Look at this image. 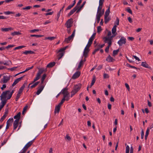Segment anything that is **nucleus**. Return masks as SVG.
<instances>
[{"instance_id":"nucleus-1","label":"nucleus","mask_w":153,"mask_h":153,"mask_svg":"<svg viewBox=\"0 0 153 153\" xmlns=\"http://www.w3.org/2000/svg\"><path fill=\"white\" fill-rule=\"evenodd\" d=\"M9 91H3L0 97L1 98V102L0 103V111L2 108L4 107L7 102V100L6 99V95L7 92Z\"/></svg>"},{"instance_id":"nucleus-2","label":"nucleus","mask_w":153,"mask_h":153,"mask_svg":"<svg viewBox=\"0 0 153 153\" xmlns=\"http://www.w3.org/2000/svg\"><path fill=\"white\" fill-rule=\"evenodd\" d=\"M82 2V0L79 1L76 6L68 14V17H69L72 15L77 10L78 8H79V6L80 4Z\"/></svg>"},{"instance_id":"nucleus-3","label":"nucleus","mask_w":153,"mask_h":153,"mask_svg":"<svg viewBox=\"0 0 153 153\" xmlns=\"http://www.w3.org/2000/svg\"><path fill=\"white\" fill-rule=\"evenodd\" d=\"M44 71V70L43 69L41 68L39 69L36 77L33 79V82H35L40 79L41 75L43 73Z\"/></svg>"},{"instance_id":"nucleus-4","label":"nucleus","mask_w":153,"mask_h":153,"mask_svg":"<svg viewBox=\"0 0 153 153\" xmlns=\"http://www.w3.org/2000/svg\"><path fill=\"white\" fill-rule=\"evenodd\" d=\"M73 19L70 18L68 19L65 24L66 27L67 28H70L72 26V24L73 23Z\"/></svg>"},{"instance_id":"nucleus-5","label":"nucleus","mask_w":153,"mask_h":153,"mask_svg":"<svg viewBox=\"0 0 153 153\" xmlns=\"http://www.w3.org/2000/svg\"><path fill=\"white\" fill-rule=\"evenodd\" d=\"M126 39L123 36L121 37L117 43L120 46H121L123 44H125L126 42Z\"/></svg>"},{"instance_id":"nucleus-6","label":"nucleus","mask_w":153,"mask_h":153,"mask_svg":"<svg viewBox=\"0 0 153 153\" xmlns=\"http://www.w3.org/2000/svg\"><path fill=\"white\" fill-rule=\"evenodd\" d=\"M36 138H35L33 140L28 142L24 147L22 149H23L25 151H26L32 145L33 143L34 142V140H35Z\"/></svg>"},{"instance_id":"nucleus-7","label":"nucleus","mask_w":153,"mask_h":153,"mask_svg":"<svg viewBox=\"0 0 153 153\" xmlns=\"http://www.w3.org/2000/svg\"><path fill=\"white\" fill-rule=\"evenodd\" d=\"M75 30H74L71 35L65 39V42L68 43H69L71 39L73 38L75 34Z\"/></svg>"},{"instance_id":"nucleus-8","label":"nucleus","mask_w":153,"mask_h":153,"mask_svg":"<svg viewBox=\"0 0 153 153\" xmlns=\"http://www.w3.org/2000/svg\"><path fill=\"white\" fill-rule=\"evenodd\" d=\"M104 39V42L105 43H107L108 44V45L109 46H111L112 44V41L111 39L109 37H105L103 38Z\"/></svg>"},{"instance_id":"nucleus-9","label":"nucleus","mask_w":153,"mask_h":153,"mask_svg":"<svg viewBox=\"0 0 153 153\" xmlns=\"http://www.w3.org/2000/svg\"><path fill=\"white\" fill-rule=\"evenodd\" d=\"M82 85L80 83H78L74 86L73 89L74 90L78 92L81 88Z\"/></svg>"},{"instance_id":"nucleus-10","label":"nucleus","mask_w":153,"mask_h":153,"mask_svg":"<svg viewBox=\"0 0 153 153\" xmlns=\"http://www.w3.org/2000/svg\"><path fill=\"white\" fill-rule=\"evenodd\" d=\"M3 80L2 81V79H1V81L0 82H2L3 83H6L7 82L9 81L10 79V76H3Z\"/></svg>"},{"instance_id":"nucleus-11","label":"nucleus","mask_w":153,"mask_h":153,"mask_svg":"<svg viewBox=\"0 0 153 153\" xmlns=\"http://www.w3.org/2000/svg\"><path fill=\"white\" fill-rule=\"evenodd\" d=\"M141 66L146 68H148L151 70H152V68L149 65L147 64L146 62H142Z\"/></svg>"},{"instance_id":"nucleus-12","label":"nucleus","mask_w":153,"mask_h":153,"mask_svg":"<svg viewBox=\"0 0 153 153\" xmlns=\"http://www.w3.org/2000/svg\"><path fill=\"white\" fill-rule=\"evenodd\" d=\"M44 87V86L43 85H42L39 86L36 92V94L37 95H39L41 93L43 90Z\"/></svg>"},{"instance_id":"nucleus-13","label":"nucleus","mask_w":153,"mask_h":153,"mask_svg":"<svg viewBox=\"0 0 153 153\" xmlns=\"http://www.w3.org/2000/svg\"><path fill=\"white\" fill-rule=\"evenodd\" d=\"M25 76V75L19 78H17L14 81L13 84L12 85V86L13 87L15 85H16L23 78V77Z\"/></svg>"},{"instance_id":"nucleus-14","label":"nucleus","mask_w":153,"mask_h":153,"mask_svg":"<svg viewBox=\"0 0 153 153\" xmlns=\"http://www.w3.org/2000/svg\"><path fill=\"white\" fill-rule=\"evenodd\" d=\"M80 75V72L79 71L76 72L73 75L72 79H75L78 78Z\"/></svg>"},{"instance_id":"nucleus-15","label":"nucleus","mask_w":153,"mask_h":153,"mask_svg":"<svg viewBox=\"0 0 153 153\" xmlns=\"http://www.w3.org/2000/svg\"><path fill=\"white\" fill-rule=\"evenodd\" d=\"M106 60L109 62H113L115 61V59L111 57L110 55H109L107 57Z\"/></svg>"},{"instance_id":"nucleus-16","label":"nucleus","mask_w":153,"mask_h":153,"mask_svg":"<svg viewBox=\"0 0 153 153\" xmlns=\"http://www.w3.org/2000/svg\"><path fill=\"white\" fill-rule=\"evenodd\" d=\"M86 1H84L83 2L82 4V5H81V6L80 7H79V8H78L77 10L76 11V13H78L79 12L81 11V9L83 7L84 5L86 3Z\"/></svg>"},{"instance_id":"nucleus-17","label":"nucleus","mask_w":153,"mask_h":153,"mask_svg":"<svg viewBox=\"0 0 153 153\" xmlns=\"http://www.w3.org/2000/svg\"><path fill=\"white\" fill-rule=\"evenodd\" d=\"M18 120H15L13 123V130H15L18 127Z\"/></svg>"},{"instance_id":"nucleus-18","label":"nucleus","mask_w":153,"mask_h":153,"mask_svg":"<svg viewBox=\"0 0 153 153\" xmlns=\"http://www.w3.org/2000/svg\"><path fill=\"white\" fill-rule=\"evenodd\" d=\"M13 30V29L11 27L9 28H1V30L2 31L7 32L10 30Z\"/></svg>"},{"instance_id":"nucleus-19","label":"nucleus","mask_w":153,"mask_h":153,"mask_svg":"<svg viewBox=\"0 0 153 153\" xmlns=\"http://www.w3.org/2000/svg\"><path fill=\"white\" fill-rule=\"evenodd\" d=\"M21 113L20 112H19L15 116L14 118L15 119H16V120H18L19 122V120L20 117Z\"/></svg>"},{"instance_id":"nucleus-20","label":"nucleus","mask_w":153,"mask_h":153,"mask_svg":"<svg viewBox=\"0 0 153 153\" xmlns=\"http://www.w3.org/2000/svg\"><path fill=\"white\" fill-rule=\"evenodd\" d=\"M34 53V52L33 51L31 50L25 51L23 52V54L25 55H27L28 54H33Z\"/></svg>"},{"instance_id":"nucleus-21","label":"nucleus","mask_w":153,"mask_h":153,"mask_svg":"<svg viewBox=\"0 0 153 153\" xmlns=\"http://www.w3.org/2000/svg\"><path fill=\"white\" fill-rule=\"evenodd\" d=\"M110 13V7H109L108 9L106 10L105 12L104 16L108 17Z\"/></svg>"},{"instance_id":"nucleus-22","label":"nucleus","mask_w":153,"mask_h":153,"mask_svg":"<svg viewBox=\"0 0 153 153\" xmlns=\"http://www.w3.org/2000/svg\"><path fill=\"white\" fill-rule=\"evenodd\" d=\"M117 25H114L111 31L113 34H115L116 33L117 30Z\"/></svg>"},{"instance_id":"nucleus-23","label":"nucleus","mask_w":153,"mask_h":153,"mask_svg":"<svg viewBox=\"0 0 153 153\" xmlns=\"http://www.w3.org/2000/svg\"><path fill=\"white\" fill-rule=\"evenodd\" d=\"M96 78L95 76H94L91 81L90 88H91V87L94 85L96 81Z\"/></svg>"},{"instance_id":"nucleus-24","label":"nucleus","mask_w":153,"mask_h":153,"mask_svg":"<svg viewBox=\"0 0 153 153\" xmlns=\"http://www.w3.org/2000/svg\"><path fill=\"white\" fill-rule=\"evenodd\" d=\"M60 107L56 105L54 110V113H56V112L59 113L60 110Z\"/></svg>"},{"instance_id":"nucleus-25","label":"nucleus","mask_w":153,"mask_h":153,"mask_svg":"<svg viewBox=\"0 0 153 153\" xmlns=\"http://www.w3.org/2000/svg\"><path fill=\"white\" fill-rule=\"evenodd\" d=\"M111 18L110 17L104 16L105 22V24L107 23L110 20Z\"/></svg>"},{"instance_id":"nucleus-26","label":"nucleus","mask_w":153,"mask_h":153,"mask_svg":"<svg viewBox=\"0 0 153 153\" xmlns=\"http://www.w3.org/2000/svg\"><path fill=\"white\" fill-rule=\"evenodd\" d=\"M63 55L64 53L63 52H59V53L57 55V57L58 60H59V59H61L63 56Z\"/></svg>"},{"instance_id":"nucleus-27","label":"nucleus","mask_w":153,"mask_h":153,"mask_svg":"<svg viewBox=\"0 0 153 153\" xmlns=\"http://www.w3.org/2000/svg\"><path fill=\"white\" fill-rule=\"evenodd\" d=\"M5 114L0 119V122L1 123L6 118L7 115H6V112H5Z\"/></svg>"},{"instance_id":"nucleus-28","label":"nucleus","mask_w":153,"mask_h":153,"mask_svg":"<svg viewBox=\"0 0 153 153\" xmlns=\"http://www.w3.org/2000/svg\"><path fill=\"white\" fill-rule=\"evenodd\" d=\"M68 90V88L67 87H66L64 88L63 89H62L60 92H61V93L62 94H64L66 93V91H67Z\"/></svg>"},{"instance_id":"nucleus-29","label":"nucleus","mask_w":153,"mask_h":153,"mask_svg":"<svg viewBox=\"0 0 153 153\" xmlns=\"http://www.w3.org/2000/svg\"><path fill=\"white\" fill-rule=\"evenodd\" d=\"M119 49L115 50H114L113 52V56H115L116 55H117L119 52Z\"/></svg>"},{"instance_id":"nucleus-30","label":"nucleus","mask_w":153,"mask_h":153,"mask_svg":"<svg viewBox=\"0 0 153 153\" xmlns=\"http://www.w3.org/2000/svg\"><path fill=\"white\" fill-rule=\"evenodd\" d=\"M39 82L38 81L34 83L33 85L30 87V88H32L36 87L39 83Z\"/></svg>"},{"instance_id":"nucleus-31","label":"nucleus","mask_w":153,"mask_h":153,"mask_svg":"<svg viewBox=\"0 0 153 153\" xmlns=\"http://www.w3.org/2000/svg\"><path fill=\"white\" fill-rule=\"evenodd\" d=\"M46 76V75L45 74H44L42 75V77L41 79V83L42 85H43V82Z\"/></svg>"},{"instance_id":"nucleus-32","label":"nucleus","mask_w":153,"mask_h":153,"mask_svg":"<svg viewBox=\"0 0 153 153\" xmlns=\"http://www.w3.org/2000/svg\"><path fill=\"white\" fill-rule=\"evenodd\" d=\"M77 92L76 91L74 90L73 89L71 92V97H72Z\"/></svg>"},{"instance_id":"nucleus-33","label":"nucleus","mask_w":153,"mask_h":153,"mask_svg":"<svg viewBox=\"0 0 153 153\" xmlns=\"http://www.w3.org/2000/svg\"><path fill=\"white\" fill-rule=\"evenodd\" d=\"M9 91V92H7V93L6 94V99L7 100H7L10 99L11 97H10H10H9V95H10V91L9 90L6 91Z\"/></svg>"},{"instance_id":"nucleus-34","label":"nucleus","mask_w":153,"mask_h":153,"mask_svg":"<svg viewBox=\"0 0 153 153\" xmlns=\"http://www.w3.org/2000/svg\"><path fill=\"white\" fill-rule=\"evenodd\" d=\"M89 52L87 51H83V56L85 58H87L88 56V53Z\"/></svg>"},{"instance_id":"nucleus-35","label":"nucleus","mask_w":153,"mask_h":153,"mask_svg":"<svg viewBox=\"0 0 153 153\" xmlns=\"http://www.w3.org/2000/svg\"><path fill=\"white\" fill-rule=\"evenodd\" d=\"M8 139V138H7L5 139L4 140L3 142L1 143V146H3L5 144H6V143L7 142Z\"/></svg>"},{"instance_id":"nucleus-36","label":"nucleus","mask_w":153,"mask_h":153,"mask_svg":"<svg viewBox=\"0 0 153 153\" xmlns=\"http://www.w3.org/2000/svg\"><path fill=\"white\" fill-rule=\"evenodd\" d=\"M11 34L12 35L14 36L16 35H20L21 34V33L19 31H15L11 33Z\"/></svg>"},{"instance_id":"nucleus-37","label":"nucleus","mask_w":153,"mask_h":153,"mask_svg":"<svg viewBox=\"0 0 153 153\" xmlns=\"http://www.w3.org/2000/svg\"><path fill=\"white\" fill-rule=\"evenodd\" d=\"M126 66L127 67H130V68H134V69H138V68H137V67H136L133 66L129 64L128 63H127L126 64Z\"/></svg>"},{"instance_id":"nucleus-38","label":"nucleus","mask_w":153,"mask_h":153,"mask_svg":"<svg viewBox=\"0 0 153 153\" xmlns=\"http://www.w3.org/2000/svg\"><path fill=\"white\" fill-rule=\"evenodd\" d=\"M55 64V62H53L50 63L48 64V67H53Z\"/></svg>"},{"instance_id":"nucleus-39","label":"nucleus","mask_w":153,"mask_h":153,"mask_svg":"<svg viewBox=\"0 0 153 153\" xmlns=\"http://www.w3.org/2000/svg\"><path fill=\"white\" fill-rule=\"evenodd\" d=\"M42 36V35H35V34H32L30 35V37H36V38H39V37H41Z\"/></svg>"},{"instance_id":"nucleus-40","label":"nucleus","mask_w":153,"mask_h":153,"mask_svg":"<svg viewBox=\"0 0 153 153\" xmlns=\"http://www.w3.org/2000/svg\"><path fill=\"white\" fill-rule=\"evenodd\" d=\"M102 16L101 13L100 12H97L96 15V18H100Z\"/></svg>"},{"instance_id":"nucleus-41","label":"nucleus","mask_w":153,"mask_h":153,"mask_svg":"<svg viewBox=\"0 0 153 153\" xmlns=\"http://www.w3.org/2000/svg\"><path fill=\"white\" fill-rule=\"evenodd\" d=\"M63 94L64 95L63 98H64L65 99L67 97L69 96V93L68 91H66V93Z\"/></svg>"},{"instance_id":"nucleus-42","label":"nucleus","mask_w":153,"mask_h":153,"mask_svg":"<svg viewBox=\"0 0 153 153\" xmlns=\"http://www.w3.org/2000/svg\"><path fill=\"white\" fill-rule=\"evenodd\" d=\"M4 13L6 15H9L11 14H13L14 13L11 11H7L4 12Z\"/></svg>"},{"instance_id":"nucleus-43","label":"nucleus","mask_w":153,"mask_h":153,"mask_svg":"<svg viewBox=\"0 0 153 153\" xmlns=\"http://www.w3.org/2000/svg\"><path fill=\"white\" fill-rule=\"evenodd\" d=\"M83 60H81L79 62L78 66V68H79L80 67L83 65Z\"/></svg>"},{"instance_id":"nucleus-44","label":"nucleus","mask_w":153,"mask_h":153,"mask_svg":"<svg viewBox=\"0 0 153 153\" xmlns=\"http://www.w3.org/2000/svg\"><path fill=\"white\" fill-rule=\"evenodd\" d=\"M10 120V119H9L7 122V125L6 128V129H8L9 126H10V124L9 122V120Z\"/></svg>"},{"instance_id":"nucleus-45","label":"nucleus","mask_w":153,"mask_h":153,"mask_svg":"<svg viewBox=\"0 0 153 153\" xmlns=\"http://www.w3.org/2000/svg\"><path fill=\"white\" fill-rule=\"evenodd\" d=\"M126 11H127V12L131 14H132V12L131 10L129 7H128L127 8L126 10Z\"/></svg>"},{"instance_id":"nucleus-46","label":"nucleus","mask_w":153,"mask_h":153,"mask_svg":"<svg viewBox=\"0 0 153 153\" xmlns=\"http://www.w3.org/2000/svg\"><path fill=\"white\" fill-rule=\"evenodd\" d=\"M130 150L129 147L128 145H127L126 147V153H129Z\"/></svg>"},{"instance_id":"nucleus-47","label":"nucleus","mask_w":153,"mask_h":153,"mask_svg":"<svg viewBox=\"0 0 153 153\" xmlns=\"http://www.w3.org/2000/svg\"><path fill=\"white\" fill-rule=\"evenodd\" d=\"M25 47V46H23V45L19 46H18L17 47L15 48L14 49V50H16L17 49H20L22 48H24Z\"/></svg>"},{"instance_id":"nucleus-48","label":"nucleus","mask_w":153,"mask_h":153,"mask_svg":"<svg viewBox=\"0 0 153 153\" xmlns=\"http://www.w3.org/2000/svg\"><path fill=\"white\" fill-rule=\"evenodd\" d=\"M74 6L73 4H71L69 5L66 9V10H69L71 9L72 7Z\"/></svg>"},{"instance_id":"nucleus-49","label":"nucleus","mask_w":153,"mask_h":153,"mask_svg":"<svg viewBox=\"0 0 153 153\" xmlns=\"http://www.w3.org/2000/svg\"><path fill=\"white\" fill-rule=\"evenodd\" d=\"M109 76L108 74L106 73H104L103 74V78L104 79L108 78Z\"/></svg>"},{"instance_id":"nucleus-50","label":"nucleus","mask_w":153,"mask_h":153,"mask_svg":"<svg viewBox=\"0 0 153 153\" xmlns=\"http://www.w3.org/2000/svg\"><path fill=\"white\" fill-rule=\"evenodd\" d=\"M102 30V27L100 26H99L97 27V30L98 33H100Z\"/></svg>"},{"instance_id":"nucleus-51","label":"nucleus","mask_w":153,"mask_h":153,"mask_svg":"<svg viewBox=\"0 0 153 153\" xmlns=\"http://www.w3.org/2000/svg\"><path fill=\"white\" fill-rule=\"evenodd\" d=\"M32 8V7L31 6H28L25 7H24L22 8V9L25 10H29L31 8Z\"/></svg>"},{"instance_id":"nucleus-52","label":"nucleus","mask_w":153,"mask_h":153,"mask_svg":"<svg viewBox=\"0 0 153 153\" xmlns=\"http://www.w3.org/2000/svg\"><path fill=\"white\" fill-rule=\"evenodd\" d=\"M116 23V25H119V19L117 18H117H116V21L115 22V24Z\"/></svg>"},{"instance_id":"nucleus-53","label":"nucleus","mask_w":153,"mask_h":153,"mask_svg":"<svg viewBox=\"0 0 153 153\" xmlns=\"http://www.w3.org/2000/svg\"><path fill=\"white\" fill-rule=\"evenodd\" d=\"M20 96H21L20 94H17V95H16V98L15 99V100L16 101H17L19 99V98Z\"/></svg>"},{"instance_id":"nucleus-54","label":"nucleus","mask_w":153,"mask_h":153,"mask_svg":"<svg viewBox=\"0 0 153 153\" xmlns=\"http://www.w3.org/2000/svg\"><path fill=\"white\" fill-rule=\"evenodd\" d=\"M56 38V37L55 36H53L51 37H48V40H50L51 41L53 40Z\"/></svg>"},{"instance_id":"nucleus-55","label":"nucleus","mask_w":153,"mask_h":153,"mask_svg":"<svg viewBox=\"0 0 153 153\" xmlns=\"http://www.w3.org/2000/svg\"><path fill=\"white\" fill-rule=\"evenodd\" d=\"M94 38H92V37H91L90 38L88 42H90V43H91L92 44V42H93V41L94 40Z\"/></svg>"},{"instance_id":"nucleus-56","label":"nucleus","mask_w":153,"mask_h":153,"mask_svg":"<svg viewBox=\"0 0 153 153\" xmlns=\"http://www.w3.org/2000/svg\"><path fill=\"white\" fill-rule=\"evenodd\" d=\"M110 46H108L105 48V51L106 53H108L109 50V47Z\"/></svg>"},{"instance_id":"nucleus-57","label":"nucleus","mask_w":153,"mask_h":153,"mask_svg":"<svg viewBox=\"0 0 153 153\" xmlns=\"http://www.w3.org/2000/svg\"><path fill=\"white\" fill-rule=\"evenodd\" d=\"M39 30L38 29H34L33 30H31L30 31V32L33 33H34L35 31H38Z\"/></svg>"},{"instance_id":"nucleus-58","label":"nucleus","mask_w":153,"mask_h":153,"mask_svg":"<svg viewBox=\"0 0 153 153\" xmlns=\"http://www.w3.org/2000/svg\"><path fill=\"white\" fill-rule=\"evenodd\" d=\"M27 108L28 106L27 105H26V106L24 107L23 108V111L22 112V114H24V111H25L27 110Z\"/></svg>"},{"instance_id":"nucleus-59","label":"nucleus","mask_w":153,"mask_h":153,"mask_svg":"<svg viewBox=\"0 0 153 153\" xmlns=\"http://www.w3.org/2000/svg\"><path fill=\"white\" fill-rule=\"evenodd\" d=\"M99 49L100 48L95 49L94 51L92 52V54H94L97 52L99 51Z\"/></svg>"},{"instance_id":"nucleus-60","label":"nucleus","mask_w":153,"mask_h":153,"mask_svg":"<svg viewBox=\"0 0 153 153\" xmlns=\"http://www.w3.org/2000/svg\"><path fill=\"white\" fill-rule=\"evenodd\" d=\"M3 64L4 65H8V64H7V62H4L0 61V64Z\"/></svg>"},{"instance_id":"nucleus-61","label":"nucleus","mask_w":153,"mask_h":153,"mask_svg":"<svg viewBox=\"0 0 153 153\" xmlns=\"http://www.w3.org/2000/svg\"><path fill=\"white\" fill-rule=\"evenodd\" d=\"M102 6H99V7L98 8L97 12H100L102 10Z\"/></svg>"},{"instance_id":"nucleus-62","label":"nucleus","mask_w":153,"mask_h":153,"mask_svg":"<svg viewBox=\"0 0 153 153\" xmlns=\"http://www.w3.org/2000/svg\"><path fill=\"white\" fill-rule=\"evenodd\" d=\"M6 87V84H3L2 85V87L1 88V89L3 91L4 89Z\"/></svg>"},{"instance_id":"nucleus-63","label":"nucleus","mask_w":153,"mask_h":153,"mask_svg":"<svg viewBox=\"0 0 153 153\" xmlns=\"http://www.w3.org/2000/svg\"><path fill=\"white\" fill-rule=\"evenodd\" d=\"M125 86H126V88H127L128 90V91H129L130 90V87H129V86L128 85L127 83H126L125 84Z\"/></svg>"},{"instance_id":"nucleus-64","label":"nucleus","mask_w":153,"mask_h":153,"mask_svg":"<svg viewBox=\"0 0 153 153\" xmlns=\"http://www.w3.org/2000/svg\"><path fill=\"white\" fill-rule=\"evenodd\" d=\"M133 57H134L135 59H136V60H137V61H140V59L137 57L136 56H135V55H133L132 56Z\"/></svg>"}]
</instances>
